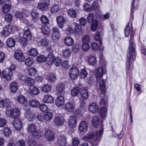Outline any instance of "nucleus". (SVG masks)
Masks as SVG:
<instances>
[{"label": "nucleus", "mask_w": 146, "mask_h": 146, "mask_svg": "<svg viewBox=\"0 0 146 146\" xmlns=\"http://www.w3.org/2000/svg\"><path fill=\"white\" fill-rule=\"evenodd\" d=\"M135 44L134 42H129L127 55L126 67L128 69H132L133 67V63L136 58Z\"/></svg>", "instance_id": "nucleus-1"}, {"label": "nucleus", "mask_w": 146, "mask_h": 146, "mask_svg": "<svg viewBox=\"0 0 146 146\" xmlns=\"http://www.w3.org/2000/svg\"><path fill=\"white\" fill-rule=\"evenodd\" d=\"M104 132V128H101L100 130L93 131L89 133L87 135L88 139H93L92 145H96L101 139Z\"/></svg>", "instance_id": "nucleus-2"}, {"label": "nucleus", "mask_w": 146, "mask_h": 146, "mask_svg": "<svg viewBox=\"0 0 146 146\" xmlns=\"http://www.w3.org/2000/svg\"><path fill=\"white\" fill-rule=\"evenodd\" d=\"M5 113L7 117L15 119L19 116V110L17 108L13 110L11 108V106H9L6 107Z\"/></svg>", "instance_id": "nucleus-3"}, {"label": "nucleus", "mask_w": 146, "mask_h": 146, "mask_svg": "<svg viewBox=\"0 0 146 146\" xmlns=\"http://www.w3.org/2000/svg\"><path fill=\"white\" fill-rule=\"evenodd\" d=\"M87 19L88 23H92L91 26V30L92 31H95L98 26V21L94 19L93 14L92 13L89 14Z\"/></svg>", "instance_id": "nucleus-4"}, {"label": "nucleus", "mask_w": 146, "mask_h": 146, "mask_svg": "<svg viewBox=\"0 0 146 146\" xmlns=\"http://www.w3.org/2000/svg\"><path fill=\"white\" fill-rule=\"evenodd\" d=\"M27 131L33 136L34 138H38L40 137V135L37 133L36 126L34 123H31L28 125L27 128Z\"/></svg>", "instance_id": "nucleus-5"}, {"label": "nucleus", "mask_w": 146, "mask_h": 146, "mask_svg": "<svg viewBox=\"0 0 146 146\" xmlns=\"http://www.w3.org/2000/svg\"><path fill=\"white\" fill-rule=\"evenodd\" d=\"M13 74L12 72L8 68H5L2 72L3 77L7 81L11 80Z\"/></svg>", "instance_id": "nucleus-6"}, {"label": "nucleus", "mask_w": 146, "mask_h": 146, "mask_svg": "<svg viewBox=\"0 0 146 146\" xmlns=\"http://www.w3.org/2000/svg\"><path fill=\"white\" fill-rule=\"evenodd\" d=\"M79 73L78 69L76 67H72L69 71L70 76L72 79L77 78Z\"/></svg>", "instance_id": "nucleus-7"}, {"label": "nucleus", "mask_w": 146, "mask_h": 146, "mask_svg": "<svg viewBox=\"0 0 146 146\" xmlns=\"http://www.w3.org/2000/svg\"><path fill=\"white\" fill-rule=\"evenodd\" d=\"M15 58L18 61L22 62L25 59V57L21 50H16L14 55Z\"/></svg>", "instance_id": "nucleus-8"}, {"label": "nucleus", "mask_w": 146, "mask_h": 146, "mask_svg": "<svg viewBox=\"0 0 146 146\" xmlns=\"http://www.w3.org/2000/svg\"><path fill=\"white\" fill-rule=\"evenodd\" d=\"M94 72L96 78L98 79L102 78L103 75L106 73V71L105 68L100 67L95 70Z\"/></svg>", "instance_id": "nucleus-9"}, {"label": "nucleus", "mask_w": 146, "mask_h": 146, "mask_svg": "<svg viewBox=\"0 0 146 146\" xmlns=\"http://www.w3.org/2000/svg\"><path fill=\"white\" fill-rule=\"evenodd\" d=\"M68 124L70 128H74L77 125L76 117L74 116H70L68 120Z\"/></svg>", "instance_id": "nucleus-10"}, {"label": "nucleus", "mask_w": 146, "mask_h": 146, "mask_svg": "<svg viewBox=\"0 0 146 146\" xmlns=\"http://www.w3.org/2000/svg\"><path fill=\"white\" fill-rule=\"evenodd\" d=\"M88 109L91 113H94L98 111L99 108L98 106L96 103H91L89 105Z\"/></svg>", "instance_id": "nucleus-11"}, {"label": "nucleus", "mask_w": 146, "mask_h": 146, "mask_svg": "<svg viewBox=\"0 0 146 146\" xmlns=\"http://www.w3.org/2000/svg\"><path fill=\"white\" fill-rule=\"evenodd\" d=\"M12 26L8 25L3 27L2 33L4 36H6L12 32Z\"/></svg>", "instance_id": "nucleus-12"}, {"label": "nucleus", "mask_w": 146, "mask_h": 146, "mask_svg": "<svg viewBox=\"0 0 146 146\" xmlns=\"http://www.w3.org/2000/svg\"><path fill=\"white\" fill-rule=\"evenodd\" d=\"M11 1L10 0H7L5 2V3L2 7V11L6 13L9 12L11 7Z\"/></svg>", "instance_id": "nucleus-13"}, {"label": "nucleus", "mask_w": 146, "mask_h": 146, "mask_svg": "<svg viewBox=\"0 0 146 146\" xmlns=\"http://www.w3.org/2000/svg\"><path fill=\"white\" fill-rule=\"evenodd\" d=\"M49 4V0H40L38 7L42 11L44 10Z\"/></svg>", "instance_id": "nucleus-14"}, {"label": "nucleus", "mask_w": 146, "mask_h": 146, "mask_svg": "<svg viewBox=\"0 0 146 146\" xmlns=\"http://www.w3.org/2000/svg\"><path fill=\"white\" fill-rule=\"evenodd\" d=\"M88 127V123L86 121H81L79 125V129L80 131L86 132Z\"/></svg>", "instance_id": "nucleus-15"}, {"label": "nucleus", "mask_w": 146, "mask_h": 146, "mask_svg": "<svg viewBox=\"0 0 146 146\" xmlns=\"http://www.w3.org/2000/svg\"><path fill=\"white\" fill-rule=\"evenodd\" d=\"M13 125L15 129L18 130L21 128L22 126V123L19 119L16 118L13 121Z\"/></svg>", "instance_id": "nucleus-16"}, {"label": "nucleus", "mask_w": 146, "mask_h": 146, "mask_svg": "<svg viewBox=\"0 0 146 146\" xmlns=\"http://www.w3.org/2000/svg\"><path fill=\"white\" fill-rule=\"evenodd\" d=\"M44 135L46 138L49 141H52L54 138V135L53 132L50 130L45 131Z\"/></svg>", "instance_id": "nucleus-17"}, {"label": "nucleus", "mask_w": 146, "mask_h": 146, "mask_svg": "<svg viewBox=\"0 0 146 146\" xmlns=\"http://www.w3.org/2000/svg\"><path fill=\"white\" fill-rule=\"evenodd\" d=\"M64 120L62 116H56L54 119L55 123L57 125H62L64 123Z\"/></svg>", "instance_id": "nucleus-18"}, {"label": "nucleus", "mask_w": 146, "mask_h": 146, "mask_svg": "<svg viewBox=\"0 0 146 146\" xmlns=\"http://www.w3.org/2000/svg\"><path fill=\"white\" fill-rule=\"evenodd\" d=\"M65 87V85L64 84H58L56 88L57 93L61 95L64 94L65 93L64 91Z\"/></svg>", "instance_id": "nucleus-19"}, {"label": "nucleus", "mask_w": 146, "mask_h": 146, "mask_svg": "<svg viewBox=\"0 0 146 146\" xmlns=\"http://www.w3.org/2000/svg\"><path fill=\"white\" fill-rule=\"evenodd\" d=\"M58 144L61 146H64L66 143V138L64 135L58 136L57 140Z\"/></svg>", "instance_id": "nucleus-20"}, {"label": "nucleus", "mask_w": 146, "mask_h": 146, "mask_svg": "<svg viewBox=\"0 0 146 146\" xmlns=\"http://www.w3.org/2000/svg\"><path fill=\"white\" fill-rule=\"evenodd\" d=\"M55 57L54 55L52 53H50L46 57V60L47 63L48 65H51L53 63V61Z\"/></svg>", "instance_id": "nucleus-21"}, {"label": "nucleus", "mask_w": 146, "mask_h": 146, "mask_svg": "<svg viewBox=\"0 0 146 146\" xmlns=\"http://www.w3.org/2000/svg\"><path fill=\"white\" fill-rule=\"evenodd\" d=\"M81 95L82 98V99L86 100L89 97L88 90L84 88H81Z\"/></svg>", "instance_id": "nucleus-22"}, {"label": "nucleus", "mask_w": 146, "mask_h": 146, "mask_svg": "<svg viewBox=\"0 0 146 146\" xmlns=\"http://www.w3.org/2000/svg\"><path fill=\"white\" fill-rule=\"evenodd\" d=\"M99 99L100 103L101 106L106 105L107 104L108 102L107 99L104 94L100 96Z\"/></svg>", "instance_id": "nucleus-23"}, {"label": "nucleus", "mask_w": 146, "mask_h": 146, "mask_svg": "<svg viewBox=\"0 0 146 146\" xmlns=\"http://www.w3.org/2000/svg\"><path fill=\"white\" fill-rule=\"evenodd\" d=\"M64 97L62 96L58 97L56 100L55 104L58 107L62 106L64 104Z\"/></svg>", "instance_id": "nucleus-24"}, {"label": "nucleus", "mask_w": 146, "mask_h": 146, "mask_svg": "<svg viewBox=\"0 0 146 146\" xmlns=\"http://www.w3.org/2000/svg\"><path fill=\"white\" fill-rule=\"evenodd\" d=\"M65 43L66 45L68 46H72L74 43V40L73 38L70 36H67L64 39Z\"/></svg>", "instance_id": "nucleus-25"}, {"label": "nucleus", "mask_w": 146, "mask_h": 146, "mask_svg": "<svg viewBox=\"0 0 146 146\" xmlns=\"http://www.w3.org/2000/svg\"><path fill=\"white\" fill-rule=\"evenodd\" d=\"M99 89L102 94H104L106 92L105 83L103 80H101L99 81Z\"/></svg>", "instance_id": "nucleus-26"}, {"label": "nucleus", "mask_w": 146, "mask_h": 146, "mask_svg": "<svg viewBox=\"0 0 146 146\" xmlns=\"http://www.w3.org/2000/svg\"><path fill=\"white\" fill-rule=\"evenodd\" d=\"M25 117L29 121H31L34 118V114L29 110H27L25 112Z\"/></svg>", "instance_id": "nucleus-27"}, {"label": "nucleus", "mask_w": 146, "mask_h": 146, "mask_svg": "<svg viewBox=\"0 0 146 146\" xmlns=\"http://www.w3.org/2000/svg\"><path fill=\"white\" fill-rule=\"evenodd\" d=\"M18 84L14 82H11L10 85V90L13 93H15L18 89Z\"/></svg>", "instance_id": "nucleus-28"}, {"label": "nucleus", "mask_w": 146, "mask_h": 146, "mask_svg": "<svg viewBox=\"0 0 146 146\" xmlns=\"http://www.w3.org/2000/svg\"><path fill=\"white\" fill-rule=\"evenodd\" d=\"M56 21L59 27L61 29H62L65 21L63 17L61 16L58 17L57 18Z\"/></svg>", "instance_id": "nucleus-29"}, {"label": "nucleus", "mask_w": 146, "mask_h": 146, "mask_svg": "<svg viewBox=\"0 0 146 146\" xmlns=\"http://www.w3.org/2000/svg\"><path fill=\"white\" fill-rule=\"evenodd\" d=\"M65 108L68 111L73 112L74 110L75 106L73 104L68 102L65 105Z\"/></svg>", "instance_id": "nucleus-30"}, {"label": "nucleus", "mask_w": 146, "mask_h": 146, "mask_svg": "<svg viewBox=\"0 0 146 146\" xmlns=\"http://www.w3.org/2000/svg\"><path fill=\"white\" fill-rule=\"evenodd\" d=\"M71 50L69 48H66L62 50V56L64 58L69 57L71 55Z\"/></svg>", "instance_id": "nucleus-31"}, {"label": "nucleus", "mask_w": 146, "mask_h": 146, "mask_svg": "<svg viewBox=\"0 0 146 146\" xmlns=\"http://www.w3.org/2000/svg\"><path fill=\"white\" fill-rule=\"evenodd\" d=\"M81 88L79 87H75L74 88L71 90V94L73 96H78L80 93Z\"/></svg>", "instance_id": "nucleus-32"}, {"label": "nucleus", "mask_w": 146, "mask_h": 146, "mask_svg": "<svg viewBox=\"0 0 146 146\" xmlns=\"http://www.w3.org/2000/svg\"><path fill=\"white\" fill-rule=\"evenodd\" d=\"M43 101L44 102L50 103L53 102L54 98L50 95H45L43 98Z\"/></svg>", "instance_id": "nucleus-33"}, {"label": "nucleus", "mask_w": 146, "mask_h": 146, "mask_svg": "<svg viewBox=\"0 0 146 146\" xmlns=\"http://www.w3.org/2000/svg\"><path fill=\"white\" fill-rule=\"evenodd\" d=\"M100 121L98 117L95 116L93 117L92 119V123L93 127H97L99 124Z\"/></svg>", "instance_id": "nucleus-34"}, {"label": "nucleus", "mask_w": 146, "mask_h": 146, "mask_svg": "<svg viewBox=\"0 0 146 146\" xmlns=\"http://www.w3.org/2000/svg\"><path fill=\"white\" fill-rule=\"evenodd\" d=\"M30 90L31 93L34 95H36L39 94V90L38 89L34 86L31 85L30 87Z\"/></svg>", "instance_id": "nucleus-35"}, {"label": "nucleus", "mask_w": 146, "mask_h": 146, "mask_svg": "<svg viewBox=\"0 0 146 146\" xmlns=\"http://www.w3.org/2000/svg\"><path fill=\"white\" fill-rule=\"evenodd\" d=\"M15 40L11 38H8L6 42L7 46L9 47H13L15 44Z\"/></svg>", "instance_id": "nucleus-36"}, {"label": "nucleus", "mask_w": 146, "mask_h": 146, "mask_svg": "<svg viewBox=\"0 0 146 146\" xmlns=\"http://www.w3.org/2000/svg\"><path fill=\"white\" fill-rule=\"evenodd\" d=\"M52 88L51 84H46L44 85L42 87V91L44 93H48L50 92Z\"/></svg>", "instance_id": "nucleus-37"}, {"label": "nucleus", "mask_w": 146, "mask_h": 146, "mask_svg": "<svg viewBox=\"0 0 146 146\" xmlns=\"http://www.w3.org/2000/svg\"><path fill=\"white\" fill-rule=\"evenodd\" d=\"M41 29L42 33L44 34L48 35L49 34L50 30L48 26L43 25H42Z\"/></svg>", "instance_id": "nucleus-38"}, {"label": "nucleus", "mask_w": 146, "mask_h": 146, "mask_svg": "<svg viewBox=\"0 0 146 146\" xmlns=\"http://www.w3.org/2000/svg\"><path fill=\"white\" fill-rule=\"evenodd\" d=\"M31 15L32 17L34 20L37 19L39 17V14L37 11L36 8H33L31 12Z\"/></svg>", "instance_id": "nucleus-39"}, {"label": "nucleus", "mask_w": 146, "mask_h": 146, "mask_svg": "<svg viewBox=\"0 0 146 146\" xmlns=\"http://www.w3.org/2000/svg\"><path fill=\"white\" fill-rule=\"evenodd\" d=\"M107 114V110L106 108H102L100 110V114L102 118L105 117Z\"/></svg>", "instance_id": "nucleus-40"}, {"label": "nucleus", "mask_w": 146, "mask_h": 146, "mask_svg": "<svg viewBox=\"0 0 146 146\" xmlns=\"http://www.w3.org/2000/svg\"><path fill=\"white\" fill-rule=\"evenodd\" d=\"M60 9L59 6L56 4L53 5L50 8V11L52 13H58Z\"/></svg>", "instance_id": "nucleus-41"}, {"label": "nucleus", "mask_w": 146, "mask_h": 146, "mask_svg": "<svg viewBox=\"0 0 146 146\" xmlns=\"http://www.w3.org/2000/svg\"><path fill=\"white\" fill-rule=\"evenodd\" d=\"M88 61L90 64L92 65H94L96 64V58L93 56H89Z\"/></svg>", "instance_id": "nucleus-42"}, {"label": "nucleus", "mask_w": 146, "mask_h": 146, "mask_svg": "<svg viewBox=\"0 0 146 146\" xmlns=\"http://www.w3.org/2000/svg\"><path fill=\"white\" fill-rule=\"evenodd\" d=\"M48 81L53 83L56 80V76L55 74L52 73H50L48 76Z\"/></svg>", "instance_id": "nucleus-43"}, {"label": "nucleus", "mask_w": 146, "mask_h": 146, "mask_svg": "<svg viewBox=\"0 0 146 146\" xmlns=\"http://www.w3.org/2000/svg\"><path fill=\"white\" fill-rule=\"evenodd\" d=\"M37 72L36 69L34 67H30L28 70V74L31 76H34Z\"/></svg>", "instance_id": "nucleus-44"}, {"label": "nucleus", "mask_w": 146, "mask_h": 146, "mask_svg": "<svg viewBox=\"0 0 146 146\" xmlns=\"http://www.w3.org/2000/svg\"><path fill=\"white\" fill-rule=\"evenodd\" d=\"M75 30L76 33L80 34L82 33V27L79 24H77L76 25L75 27Z\"/></svg>", "instance_id": "nucleus-45"}, {"label": "nucleus", "mask_w": 146, "mask_h": 146, "mask_svg": "<svg viewBox=\"0 0 146 146\" xmlns=\"http://www.w3.org/2000/svg\"><path fill=\"white\" fill-rule=\"evenodd\" d=\"M23 37L27 40H29L31 38L30 32L28 30L25 31L23 35Z\"/></svg>", "instance_id": "nucleus-46"}, {"label": "nucleus", "mask_w": 146, "mask_h": 146, "mask_svg": "<svg viewBox=\"0 0 146 146\" xmlns=\"http://www.w3.org/2000/svg\"><path fill=\"white\" fill-rule=\"evenodd\" d=\"M68 13L70 17L74 18L76 17L77 13L75 10L73 9H70L68 10Z\"/></svg>", "instance_id": "nucleus-47"}, {"label": "nucleus", "mask_w": 146, "mask_h": 146, "mask_svg": "<svg viewBox=\"0 0 146 146\" xmlns=\"http://www.w3.org/2000/svg\"><path fill=\"white\" fill-rule=\"evenodd\" d=\"M53 117V115L51 112H46L44 115V119L48 121L51 119Z\"/></svg>", "instance_id": "nucleus-48"}, {"label": "nucleus", "mask_w": 146, "mask_h": 146, "mask_svg": "<svg viewBox=\"0 0 146 146\" xmlns=\"http://www.w3.org/2000/svg\"><path fill=\"white\" fill-rule=\"evenodd\" d=\"M29 104L32 107H37L39 105V102L36 100H31L29 102Z\"/></svg>", "instance_id": "nucleus-49"}, {"label": "nucleus", "mask_w": 146, "mask_h": 146, "mask_svg": "<svg viewBox=\"0 0 146 146\" xmlns=\"http://www.w3.org/2000/svg\"><path fill=\"white\" fill-rule=\"evenodd\" d=\"M90 41V38L88 35H84L82 38V43L89 44Z\"/></svg>", "instance_id": "nucleus-50"}, {"label": "nucleus", "mask_w": 146, "mask_h": 146, "mask_svg": "<svg viewBox=\"0 0 146 146\" xmlns=\"http://www.w3.org/2000/svg\"><path fill=\"white\" fill-rule=\"evenodd\" d=\"M53 63L56 66H60L61 64V59L60 57H55L54 59Z\"/></svg>", "instance_id": "nucleus-51"}, {"label": "nucleus", "mask_w": 146, "mask_h": 146, "mask_svg": "<svg viewBox=\"0 0 146 146\" xmlns=\"http://www.w3.org/2000/svg\"><path fill=\"white\" fill-rule=\"evenodd\" d=\"M25 64L27 66H30L33 64L34 62V60L32 58L28 57L25 60Z\"/></svg>", "instance_id": "nucleus-52"}, {"label": "nucleus", "mask_w": 146, "mask_h": 146, "mask_svg": "<svg viewBox=\"0 0 146 146\" xmlns=\"http://www.w3.org/2000/svg\"><path fill=\"white\" fill-rule=\"evenodd\" d=\"M88 73L86 70L85 69H82L80 74V76L81 78L84 79L87 77Z\"/></svg>", "instance_id": "nucleus-53"}, {"label": "nucleus", "mask_w": 146, "mask_h": 146, "mask_svg": "<svg viewBox=\"0 0 146 146\" xmlns=\"http://www.w3.org/2000/svg\"><path fill=\"white\" fill-rule=\"evenodd\" d=\"M100 34V33L99 32H96L95 36V39L96 40L99 41L100 44L101 45L102 42Z\"/></svg>", "instance_id": "nucleus-54"}, {"label": "nucleus", "mask_w": 146, "mask_h": 146, "mask_svg": "<svg viewBox=\"0 0 146 146\" xmlns=\"http://www.w3.org/2000/svg\"><path fill=\"white\" fill-rule=\"evenodd\" d=\"M17 100L20 103L25 104L26 102V100L25 97L22 95L19 96L17 98Z\"/></svg>", "instance_id": "nucleus-55"}, {"label": "nucleus", "mask_w": 146, "mask_h": 146, "mask_svg": "<svg viewBox=\"0 0 146 146\" xmlns=\"http://www.w3.org/2000/svg\"><path fill=\"white\" fill-rule=\"evenodd\" d=\"M11 133V131L10 129L7 127H5L4 129V134L6 137H9Z\"/></svg>", "instance_id": "nucleus-56"}, {"label": "nucleus", "mask_w": 146, "mask_h": 146, "mask_svg": "<svg viewBox=\"0 0 146 146\" xmlns=\"http://www.w3.org/2000/svg\"><path fill=\"white\" fill-rule=\"evenodd\" d=\"M38 54L37 51L34 48H32L30 49L29 52V55L35 56H36Z\"/></svg>", "instance_id": "nucleus-57"}, {"label": "nucleus", "mask_w": 146, "mask_h": 146, "mask_svg": "<svg viewBox=\"0 0 146 146\" xmlns=\"http://www.w3.org/2000/svg\"><path fill=\"white\" fill-rule=\"evenodd\" d=\"M17 40L19 41L20 43L22 44V45H24L26 44V41L27 40L25 38H20V36L18 35V37L17 38Z\"/></svg>", "instance_id": "nucleus-58"}, {"label": "nucleus", "mask_w": 146, "mask_h": 146, "mask_svg": "<svg viewBox=\"0 0 146 146\" xmlns=\"http://www.w3.org/2000/svg\"><path fill=\"white\" fill-rule=\"evenodd\" d=\"M40 43L42 46H46L48 44V41L46 38H44L40 40Z\"/></svg>", "instance_id": "nucleus-59"}, {"label": "nucleus", "mask_w": 146, "mask_h": 146, "mask_svg": "<svg viewBox=\"0 0 146 146\" xmlns=\"http://www.w3.org/2000/svg\"><path fill=\"white\" fill-rule=\"evenodd\" d=\"M65 32L67 35H73L74 33V30L70 27L67 28Z\"/></svg>", "instance_id": "nucleus-60"}, {"label": "nucleus", "mask_w": 146, "mask_h": 146, "mask_svg": "<svg viewBox=\"0 0 146 146\" xmlns=\"http://www.w3.org/2000/svg\"><path fill=\"white\" fill-rule=\"evenodd\" d=\"M46 57L44 55H40L37 57V60L39 62H44L46 59Z\"/></svg>", "instance_id": "nucleus-61"}, {"label": "nucleus", "mask_w": 146, "mask_h": 146, "mask_svg": "<svg viewBox=\"0 0 146 146\" xmlns=\"http://www.w3.org/2000/svg\"><path fill=\"white\" fill-rule=\"evenodd\" d=\"M53 33L52 35H60V32L59 31L58 28L57 27H54L52 29Z\"/></svg>", "instance_id": "nucleus-62"}, {"label": "nucleus", "mask_w": 146, "mask_h": 146, "mask_svg": "<svg viewBox=\"0 0 146 146\" xmlns=\"http://www.w3.org/2000/svg\"><path fill=\"white\" fill-rule=\"evenodd\" d=\"M40 20L43 23L45 24L48 23V18L44 15L42 16Z\"/></svg>", "instance_id": "nucleus-63"}, {"label": "nucleus", "mask_w": 146, "mask_h": 146, "mask_svg": "<svg viewBox=\"0 0 146 146\" xmlns=\"http://www.w3.org/2000/svg\"><path fill=\"white\" fill-rule=\"evenodd\" d=\"M5 20L7 22H9L11 21L12 16V15L10 13H8L5 16Z\"/></svg>", "instance_id": "nucleus-64"}]
</instances>
